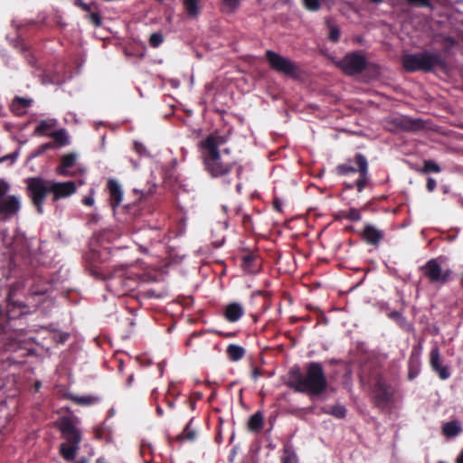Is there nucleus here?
Listing matches in <instances>:
<instances>
[{
	"mask_svg": "<svg viewBox=\"0 0 463 463\" xmlns=\"http://www.w3.org/2000/svg\"><path fill=\"white\" fill-rule=\"evenodd\" d=\"M264 294L261 292V291H258L256 293H254L253 296H263Z\"/></svg>",
	"mask_w": 463,
	"mask_h": 463,
	"instance_id": "obj_59",
	"label": "nucleus"
},
{
	"mask_svg": "<svg viewBox=\"0 0 463 463\" xmlns=\"http://www.w3.org/2000/svg\"><path fill=\"white\" fill-rule=\"evenodd\" d=\"M437 186V182L434 178L432 177H429L427 179V183H426V189L429 191V192H433L435 190Z\"/></svg>",
	"mask_w": 463,
	"mask_h": 463,
	"instance_id": "obj_44",
	"label": "nucleus"
},
{
	"mask_svg": "<svg viewBox=\"0 0 463 463\" xmlns=\"http://www.w3.org/2000/svg\"><path fill=\"white\" fill-rule=\"evenodd\" d=\"M82 202L87 206H92L94 203V199L91 196H86L83 198Z\"/></svg>",
	"mask_w": 463,
	"mask_h": 463,
	"instance_id": "obj_49",
	"label": "nucleus"
},
{
	"mask_svg": "<svg viewBox=\"0 0 463 463\" xmlns=\"http://www.w3.org/2000/svg\"><path fill=\"white\" fill-rule=\"evenodd\" d=\"M389 125L391 131L418 132L426 128L422 119L402 115L391 118Z\"/></svg>",
	"mask_w": 463,
	"mask_h": 463,
	"instance_id": "obj_12",
	"label": "nucleus"
},
{
	"mask_svg": "<svg viewBox=\"0 0 463 463\" xmlns=\"http://www.w3.org/2000/svg\"><path fill=\"white\" fill-rule=\"evenodd\" d=\"M241 266L247 273H256L260 269L258 256L252 252H248L242 255Z\"/></svg>",
	"mask_w": 463,
	"mask_h": 463,
	"instance_id": "obj_19",
	"label": "nucleus"
},
{
	"mask_svg": "<svg viewBox=\"0 0 463 463\" xmlns=\"http://www.w3.org/2000/svg\"><path fill=\"white\" fill-rule=\"evenodd\" d=\"M26 194L39 214L43 213V204L49 194L53 203L70 197L77 191L73 181L57 182L43 177H29L25 180Z\"/></svg>",
	"mask_w": 463,
	"mask_h": 463,
	"instance_id": "obj_2",
	"label": "nucleus"
},
{
	"mask_svg": "<svg viewBox=\"0 0 463 463\" xmlns=\"http://www.w3.org/2000/svg\"><path fill=\"white\" fill-rule=\"evenodd\" d=\"M345 189L351 190V189H353L354 187H356V185H355V182H354V183H353V184H347V183H345Z\"/></svg>",
	"mask_w": 463,
	"mask_h": 463,
	"instance_id": "obj_52",
	"label": "nucleus"
},
{
	"mask_svg": "<svg viewBox=\"0 0 463 463\" xmlns=\"http://www.w3.org/2000/svg\"><path fill=\"white\" fill-rule=\"evenodd\" d=\"M347 211H340L338 212L335 216V220H338V221H341L343 219H346L347 220Z\"/></svg>",
	"mask_w": 463,
	"mask_h": 463,
	"instance_id": "obj_47",
	"label": "nucleus"
},
{
	"mask_svg": "<svg viewBox=\"0 0 463 463\" xmlns=\"http://www.w3.org/2000/svg\"><path fill=\"white\" fill-rule=\"evenodd\" d=\"M303 5L306 9L311 12H317L321 7L319 0H303Z\"/></svg>",
	"mask_w": 463,
	"mask_h": 463,
	"instance_id": "obj_39",
	"label": "nucleus"
},
{
	"mask_svg": "<svg viewBox=\"0 0 463 463\" xmlns=\"http://www.w3.org/2000/svg\"><path fill=\"white\" fill-rule=\"evenodd\" d=\"M388 317L393 321H395L399 326H402L406 323V318L402 316L400 311H391L388 313Z\"/></svg>",
	"mask_w": 463,
	"mask_h": 463,
	"instance_id": "obj_38",
	"label": "nucleus"
},
{
	"mask_svg": "<svg viewBox=\"0 0 463 463\" xmlns=\"http://www.w3.org/2000/svg\"><path fill=\"white\" fill-rule=\"evenodd\" d=\"M288 375V387L297 392L319 396L327 389V379L322 364L318 362L307 363L304 373L298 365H294Z\"/></svg>",
	"mask_w": 463,
	"mask_h": 463,
	"instance_id": "obj_3",
	"label": "nucleus"
},
{
	"mask_svg": "<svg viewBox=\"0 0 463 463\" xmlns=\"http://www.w3.org/2000/svg\"><path fill=\"white\" fill-rule=\"evenodd\" d=\"M14 293L11 290L7 297L8 306L13 305L14 307H18L20 308L24 307L25 306L22 302L15 301L14 299Z\"/></svg>",
	"mask_w": 463,
	"mask_h": 463,
	"instance_id": "obj_42",
	"label": "nucleus"
},
{
	"mask_svg": "<svg viewBox=\"0 0 463 463\" xmlns=\"http://www.w3.org/2000/svg\"><path fill=\"white\" fill-rule=\"evenodd\" d=\"M347 220L351 222H358L362 219L360 212L355 208H350L347 210Z\"/></svg>",
	"mask_w": 463,
	"mask_h": 463,
	"instance_id": "obj_40",
	"label": "nucleus"
},
{
	"mask_svg": "<svg viewBox=\"0 0 463 463\" xmlns=\"http://www.w3.org/2000/svg\"><path fill=\"white\" fill-rule=\"evenodd\" d=\"M273 207L278 212H281L282 211V203H281V202L278 198L274 199Z\"/></svg>",
	"mask_w": 463,
	"mask_h": 463,
	"instance_id": "obj_48",
	"label": "nucleus"
},
{
	"mask_svg": "<svg viewBox=\"0 0 463 463\" xmlns=\"http://www.w3.org/2000/svg\"><path fill=\"white\" fill-rule=\"evenodd\" d=\"M421 351H422V345L420 344L414 345L411 349V354L409 357V361H408V379L409 380L415 379L420 372Z\"/></svg>",
	"mask_w": 463,
	"mask_h": 463,
	"instance_id": "obj_14",
	"label": "nucleus"
},
{
	"mask_svg": "<svg viewBox=\"0 0 463 463\" xmlns=\"http://www.w3.org/2000/svg\"><path fill=\"white\" fill-rule=\"evenodd\" d=\"M183 3L188 15L195 17L199 14L198 0H184Z\"/></svg>",
	"mask_w": 463,
	"mask_h": 463,
	"instance_id": "obj_31",
	"label": "nucleus"
},
{
	"mask_svg": "<svg viewBox=\"0 0 463 463\" xmlns=\"http://www.w3.org/2000/svg\"><path fill=\"white\" fill-rule=\"evenodd\" d=\"M32 99L21 97H15L11 104V110L17 116L26 113L27 109L31 106Z\"/></svg>",
	"mask_w": 463,
	"mask_h": 463,
	"instance_id": "obj_20",
	"label": "nucleus"
},
{
	"mask_svg": "<svg viewBox=\"0 0 463 463\" xmlns=\"http://www.w3.org/2000/svg\"><path fill=\"white\" fill-rule=\"evenodd\" d=\"M336 66L347 76H354L364 72L368 67L378 70V65L368 63L365 57L358 52L346 53L344 58L336 63Z\"/></svg>",
	"mask_w": 463,
	"mask_h": 463,
	"instance_id": "obj_8",
	"label": "nucleus"
},
{
	"mask_svg": "<svg viewBox=\"0 0 463 463\" xmlns=\"http://www.w3.org/2000/svg\"><path fill=\"white\" fill-rule=\"evenodd\" d=\"M244 315V308L241 303L232 302L226 305L223 311L225 319L231 323L239 321Z\"/></svg>",
	"mask_w": 463,
	"mask_h": 463,
	"instance_id": "obj_17",
	"label": "nucleus"
},
{
	"mask_svg": "<svg viewBox=\"0 0 463 463\" xmlns=\"http://www.w3.org/2000/svg\"><path fill=\"white\" fill-rule=\"evenodd\" d=\"M134 149L139 155H143L146 152L145 146L143 144H141V143H138V142H135L134 143Z\"/></svg>",
	"mask_w": 463,
	"mask_h": 463,
	"instance_id": "obj_46",
	"label": "nucleus"
},
{
	"mask_svg": "<svg viewBox=\"0 0 463 463\" xmlns=\"http://www.w3.org/2000/svg\"><path fill=\"white\" fill-rule=\"evenodd\" d=\"M226 141L225 137L215 132L198 144L203 168L212 178L226 179L237 165L234 159L224 156L230 154L229 148L220 150Z\"/></svg>",
	"mask_w": 463,
	"mask_h": 463,
	"instance_id": "obj_1",
	"label": "nucleus"
},
{
	"mask_svg": "<svg viewBox=\"0 0 463 463\" xmlns=\"http://www.w3.org/2000/svg\"><path fill=\"white\" fill-rule=\"evenodd\" d=\"M57 428L62 439L66 440V443H61L60 446V454L65 460L71 461L80 449V443L82 439L81 431L76 426L75 419L67 416L59 420Z\"/></svg>",
	"mask_w": 463,
	"mask_h": 463,
	"instance_id": "obj_6",
	"label": "nucleus"
},
{
	"mask_svg": "<svg viewBox=\"0 0 463 463\" xmlns=\"http://www.w3.org/2000/svg\"><path fill=\"white\" fill-rule=\"evenodd\" d=\"M156 414L159 416V417H162L164 415V411L163 409L161 408V406L157 405L156 408Z\"/></svg>",
	"mask_w": 463,
	"mask_h": 463,
	"instance_id": "obj_51",
	"label": "nucleus"
},
{
	"mask_svg": "<svg viewBox=\"0 0 463 463\" xmlns=\"http://www.w3.org/2000/svg\"><path fill=\"white\" fill-rule=\"evenodd\" d=\"M194 406H195V403L194 402H191L192 409H194Z\"/></svg>",
	"mask_w": 463,
	"mask_h": 463,
	"instance_id": "obj_61",
	"label": "nucleus"
},
{
	"mask_svg": "<svg viewBox=\"0 0 463 463\" xmlns=\"http://www.w3.org/2000/svg\"><path fill=\"white\" fill-rule=\"evenodd\" d=\"M165 402L168 408L173 409L175 407V401L166 400Z\"/></svg>",
	"mask_w": 463,
	"mask_h": 463,
	"instance_id": "obj_53",
	"label": "nucleus"
},
{
	"mask_svg": "<svg viewBox=\"0 0 463 463\" xmlns=\"http://www.w3.org/2000/svg\"><path fill=\"white\" fill-rule=\"evenodd\" d=\"M442 43L449 44V46L452 47L457 44V41L454 37L447 35L442 37Z\"/></svg>",
	"mask_w": 463,
	"mask_h": 463,
	"instance_id": "obj_45",
	"label": "nucleus"
},
{
	"mask_svg": "<svg viewBox=\"0 0 463 463\" xmlns=\"http://www.w3.org/2000/svg\"><path fill=\"white\" fill-rule=\"evenodd\" d=\"M50 137L54 139L55 143L59 146H64L68 145V143H69V138H68L66 130L63 128L51 133Z\"/></svg>",
	"mask_w": 463,
	"mask_h": 463,
	"instance_id": "obj_29",
	"label": "nucleus"
},
{
	"mask_svg": "<svg viewBox=\"0 0 463 463\" xmlns=\"http://www.w3.org/2000/svg\"><path fill=\"white\" fill-rule=\"evenodd\" d=\"M430 365L441 380L450 377V372L448 366L441 365V357L438 346H434L430 353Z\"/></svg>",
	"mask_w": 463,
	"mask_h": 463,
	"instance_id": "obj_15",
	"label": "nucleus"
},
{
	"mask_svg": "<svg viewBox=\"0 0 463 463\" xmlns=\"http://www.w3.org/2000/svg\"><path fill=\"white\" fill-rule=\"evenodd\" d=\"M257 375H258V373H257V372H255V373H254V377H257Z\"/></svg>",
	"mask_w": 463,
	"mask_h": 463,
	"instance_id": "obj_63",
	"label": "nucleus"
},
{
	"mask_svg": "<svg viewBox=\"0 0 463 463\" xmlns=\"http://www.w3.org/2000/svg\"><path fill=\"white\" fill-rule=\"evenodd\" d=\"M74 5L80 8L84 12H89L92 9H98V3L94 1L90 4H87L84 3L82 0H74Z\"/></svg>",
	"mask_w": 463,
	"mask_h": 463,
	"instance_id": "obj_35",
	"label": "nucleus"
},
{
	"mask_svg": "<svg viewBox=\"0 0 463 463\" xmlns=\"http://www.w3.org/2000/svg\"><path fill=\"white\" fill-rule=\"evenodd\" d=\"M372 3L379 4L382 3L383 0H369Z\"/></svg>",
	"mask_w": 463,
	"mask_h": 463,
	"instance_id": "obj_57",
	"label": "nucleus"
},
{
	"mask_svg": "<svg viewBox=\"0 0 463 463\" xmlns=\"http://www.w3.org/2000/svg\"><path fill=\"white\" fill-rule=\"evenodd\" d=\"M461 286L463 287V274H462V279H461Z\"/></svg>",
	"mask_w": 463,
	"mask_h": 463,
	"instance_id": "obj_62",
	"label": "nucleus"
},
{
	"mask_svg": "<svg viewBox=\"0 0 463 463\" xmlns=\"http://www.w3.org/2000/svg\"><path fill=\"white\" fill-rule=\"evenodd\" d=\"M223 4L228 6L231 10H235L239 5L241 0H222Z\"/></svg>",
	"mask_w": 463,
	"mask_h": 463,
	"instance_id": "obj_43",
	"label": "nucleus"
},
{
	"mask_svg": "<svg viewBox=\"0 0 463 463\" xmlns=\"http://www.w3.org/2000/svg\"><path fill=\"white\" fill-rule=\"evenodd\" d=\"M335 172L338 175H347L358 172L359 177L355 181L358 193L364 191L369 180L368 162L366 157L361 153L355 154L354 159H348L345 163L338 165Z\"/></svg>",
	"mask_w": 463,
	"mask_h": 463,
	"instance_id": "obj_7",
	"label": "nucleus"
},
{
	"mask_svg": "<svg viewBox=\"0 0 463 463\" xmlns=\"http://www.w3.org/2000/svg\"><path fill=\"white\" fill-rule=\"evenodd\" d=\"M441 171L440 166L432 160H425L421 172L424 174L429 173H439Z\"/></svg>",
	"mask_w": 463,
	"mask_h": 463,
	"instance_id": "obj_33",
	"label": "nucleus"
},
{
	"mask_svg": "<svg viewBox=\"0 0 463 463\" xmlns=\"http://www.w3.org/2000/svg\"><path fill=\"white\" fill-rule=\"evenodd\" d=\"M85 13V19L88 20L94 27H100L102 25V18L99 13V5L98 9H92L91 11Z\"/></svg>",
	"mask_w": 463,
	"mask_h": 463,
	"instance_id": "obj_27",
	"label": "nucleus"
},
{
	"mask_svg": "<svg viewBox=\"0 0 463 463\" xmlns=\"http://www.w3.org/2000/svg\"><path fill=\"white\" fill-rule=\"evenodd\" d=\"M461 431L459 423L456 420L446 422L442 427V432L447 437H455Z\"/></svg>",
	"mask_w": 463,
	"mask_h": 463,
	"instance_id": "obj_26",
	"label": "nucleus"
},
{
	"mask_svg": "<svg viewBox=\"0 0 463 463\" xmlns=\"http://www.w3.org/2000/svg\"><path fill=\"white\" fill-rule=\"evenodd\" d=\"M76 162V155L72 153H69L63 155L61 158L60 165L56 168V172L60 175H67V169L73 166Z\"/></svg>",
	"mask_w": 463,
	"mask_h": 463,
	"instance_id": "obj_21",
	"label": "nucleus"
},
{
	"mask_svg": "<svg viewBox=\"0 0 463 463\" xmlns=\"http://www.w3.org/2000/svg\"><path fill=\"white\" fill-rule=\"evenodd\" d=\"M420 270L430 284L444 285L451 279L452 270L442 269L438 258L429 260Z\"/></svg>",
	"mask_w": 463,
	"mask_h": 463,
	"instance_id": "obj_10",
	"label": "nucleus"
},
{
	"mask_svg": "<svg viewBox=\"0 0 463 463\" xmlns=\"http://www.w3.org/2000/svg\"><path fill=\"white\" fill-rule=\"evenodd\" d=\"M375 403L378 407L389 403L393 398V391L383 378L377 379L373 386Z\"/></svg>",
	"mask_w": 463,
	"mask_h": 463,
	"instance_id": "obj_13",
	"label": "nucleus"
},
{
	"mask_svg": "<svg viewBox=\"0 0 463 463\" xmlns=\"http://www.w3.org/2000/svg\"><path fill=\"white\" fill-rule=\"evenodd\" d=\"M146 295H147V297H152V296H154L153 292H150V291H148V292L146 293Z\"/></svg>",
	"mask_w": 463,
	"mask_h": 463,
	"instance_id": "obj_60",
	"label": "nucleus"
},
{
	"mask_svg": "<svg viewBox=\"0 0 463 463\" xmlns=\"http://www.w3.org/2000/svg\"><path fill=\"white\" fill-rule=\"evenodd\" d=\"M164 42V36L161 33H153L149 37V45L153 48L159 47Z\"/></svg>",
	"mask_w": 463,
	"mask_h": 463,
	"instance_id": "obj_37",
	"label": "nucleus"
},
{
	"mask_svg": "<svg viewBox=\"0 0 463 463\" xmlns=\"http://www.w3.org/2000/svg\"><path fill=\"white\" fill-rule=\"evenodd\" d=\"M263 427V415L260 411H256L250 416L248 421V429L253 432H259Z\"/></svg>",
	"mask_w": 463,
	"mask_h": 463,
	"instance_id": "obj_23",
	"label": "nucleus"
},
{
	"mask_svg": "<svg viewBox=\"0 0 463 463\" xmlns=\"http://www.w3.org/2000/svg\"><path fill=\"white\" fill-rule=\"evenodd\" d=\"M54 127L52 120H42L34 129V135L36 136H50L49 131Z\"/></svg>",
	"mask_w": 463,
	"mask_h": 463,
	"instance_id": "obj_28",
	"label": "nucleus"
},
{
	"mask_svg": "<svg viewBox=\"0 0 463 463\" xmlns=\"http://www.w3.org/2000/svg\"><path fill=\"white\" fill-rule=\"evenodd\" d=\"M107 188L110 196V205L113 208L118 206L123 198V193L120 185L116 180L110 179L108 181Z\"/></svg>",
	"mask_w": 463,
	"mask_h": 463,
	"instance_id": "obj_18",
	"label": "nucleus"
},
{
	"mask_svg": "<svg viewBox=\"0 0 463 463\" xmlns=\"http://www.w3.org/2000/svg\"><path fill=\"white\" fill-rule=\"evenodd\" d=\"M330 414L335 418L344 419L346 415V409L341 404H335L330 408Z\"/></svg>",
	"mask_w": 463,
	"mask_h": 463,
	"instance_id": "obj_34",
	"label": "nucleus"
},
{
	"mask_svg": "<svg viewBox=\"0 0 463 463\" xmlns=\"http://www.w3.org/2000/svg\"><path fill=\"white\" fill-rule=\"evenodd\" d=\"M5 315H6V317H8V319H11V318H12V317H11V315H10V310H9V309H8V310H6V314H5Z\"/></svg>",
	"mask_w": 463,
	"mask_h": 463,
	"instance_id": "obj_58",
	"label": "nucleus"
},
{
	"mask_svg": "<svg viewBox=\"0 0 463 463\" xmlns=\"http://www.w3.org/2000/svg\"><path fill=\"white\" fill-rule=\"evenodd\" d=\"M130 267V264L116 265L107 276V287L114 295L123 297L138 287L140 278Z\"/></svg>",
	"mask_w": 463,
	"mask_h": 463,
	"instance_id": "obj_4",
	"label": "nucleus"
},
{
	"mask_svg": "<svg viewBox=\"0 0 463 463\" xmlns=\"http://www.w3.org/2000/svg\"><path fill=\"white\" fill-rule=\"evenodd\" d=\"M265 57L275 71L291 78L298 77L299 68L296 62L271 50L266 52Z\"/></svg>",
	"mask_w": 463,
	"mask_h": 463,
	"instance_id": "obj_11",
	"label": "nucleus"
},
{
	"mask_svg": "<svg viewBox=\"0 0 463 463\" xmlns=\"http://www.w3.org/2000/svg\"><path fill=\"white\" fill-rule=\"evenodd\" d=\"M76 463H89L88 459L85 458H80Z\"/></svg>",
	"mask_w": 463,
	"mask_h": 463,
	"instance_id": "obj_54",
	"label": "nucleus"
},
{
	"mask_svg": "<svg viewBox=\"0 0 463 463\" xmlns=\"http://www.w3.org/2000/svg\"><path fill=\"white\" fill-rule=\"evenodd\" d=\"M133 381V375H130L128 379V385H130Z\"/></svg>",
	"mask_w": 463,
	"mask_h": 463,
	"instance_id": "obj_56",
	"label": "nucleus"
},
{
	"mask_svg": "<svg viewBox=\"0 0 463 463\" xmlns=\"http://www.w3.org/2000/svg\"><path fill=\"white\" fill-rule=\"evenodd\" d=\"M406 2L411 6L424 7L430 10L434 9V6L430 0H406Z\"/></svg>",
	"mask_w": 463,
	"mask_h": 463,
	"instance_id": "obj_36",
	"label": "nucleus"
},
{
	"mask_svg": "<svg viewBox=\"0 0 463 463\" xmlns=\"http://www.w3.org/2000/svg\"><path fill=\"white\" fill-rule=\"evenodd\" d=\"M326 24L329 29V33H328L329 41H331L332 43L339 42V39H340L339 28L336 25L331 24V21L329 19L326 20Z\"/></svg>",
	"mask_w": 463,
	"mask_h": 463,
	"instance_id": "obj_32",
	"label": "nucleus"
},
{
	"mask_svg": "<svg viewBox=\"0 0 463 463\" xmlns=\"http://www.w3.org/2000/svg\"><path fill=\"white\" fill-rule=\"evenodd\" d=\"M52 148H54V145L51 142L42 144L41 146H38V148L34 152L33 156H40V155L43 154L44 152H46L47 150L52 149Z\"/></svg>",
	"mask_w": 463,
	"mask_h": 463,
	"instance_id": "obj_41",
	"label": "nucleus"
},
{
	"mask_svg": "<svg viewBox=\"0 0 463 463\" xmlns=\"http://www.w3.org/2000/svg\"><path fill=\"white\" fill-rule=\"evenodd\" d=\"M194 421V418L190 420V421L185 426L184 430L181 434L176 437V439L179 441L188 440L194 441L196 439L197 433L196 430L192 427Z\"/></svg>",
	"mask_w": 463,
	"mask_h": 463,
	"instance_id": "obj_24",
	"label": "nucleus"
},
{
	"mask_svg": "<svg viewBox=\"0 0 463 463\" xmlns=\"http://www.w3.org/2000/svg\"><path fill=\"white\" fill-rule=\"evenodd\" d=\"M384 233L383 231L376 229L371 224H366L362 232V239L369 245L377 246L383 239Z\"/></svg>",
	"mask_w": 463,
	"mask_h": 463,
	"instance_id": "obj_16",
	"label": "nucleus"
},
{
	"mask_svg": "<svg viewBox=\"0 0 463 463\" xmlns=\"http://www.w3.org/2000/svg\"><path fill=\"white\" fill-rule=\"evenodd\" d=\"M66 398L71 402H73L75 404L81 405V406H89L97 403L99 399L96 396H77L72 393H68L66 395Z\"/></svg>",
	"mask_w": 463,
	"mask_h": 463,
	"instance_id": "obj_22",
	"label": "nucleus"
},
{
	"mask_svg": "<svg viewBox=\"0 0 463 463\" xmlns=\"http://www.w3.org/2000/svg\"><path fill=\"white\" fill-rule=\"evenodd\" d=\"M281 463H298V457L289 446H285L281 456Z\"/></svg>",
	"mask_w": 463,
	"mask_h": 463,
	"instance_id": "obj_30",
	"label": "nucleus"
},
{
	"mask_svg": "<svg viewBox=\"0 0 463 463\" xmlns=\"http://www.w3.org/2000/svg\"><path fill=\"white\" fill-rule=\"evenodd\" d=\"M10 185L5 181H0V221L5 222L16 215L21 209V202L15 195H8Z\"/></svg>",
	"mask_w": 463,
	"mask_h": 463,
	"instance_id": "obj_9",
	"label": "nucleus"
},
{
	"mask_svg": "<svg viewBox=\"0 0 463 463\" xmlns=\"http://www.w3.org/2000/svg\"><path fill=\"white\" fill-rule=\"evenodd\" d=\"M402 63L406 72H430L435 68L444 70L448 63L440 53L422 51L417 53H407L402 56Z\"/></svg>",
	"mask_w": 463,
	"mask_h": 463,
	"instance_id": "obj_5",
	"label": "nucleus"
},
{
	"mask_svg": "<svg viewBox=\"0 0 463 463\" xmlns=\"http://www.w3.org/2000/svg\"><path fill=\"white\" fill-rule=\"evenodd\" d=\"M214 333L218 335H221V336H223V337H226V338H230V337H234L235 336V333H222L221 331H218V330H215Z\"/></svg>",
	"mask_w": 463,
	"mask_h": 463,
	"instance_id": "obj_50",
	"label": "nucleus"
},
{
	"mask_svg": "<svg viewBox=\"0 0 463 463\" xmlns=\"http://www.w3.org/2000/svg\"><path fill=\"white\" fill-rule=\"evenodd\" d=\"M226 352L230 360L234 362L242 359L245 355L244 348L233 344L228 345Z\"/></svg>",
	"mask_w": 463,
	"mask_h": 463,
	"instance_id": "obj_25",
	"label": "nucleus"
},
{
	"mask_svg": "<svg viewBox=\"0 0 463 463\" xmlns=\"http://www.w3.org/2000/svg\"><path fill=\"white\" fill-rule=\"evenodd\" d=\"M213 243L215 244V247H221L222 245V243H223V239L221 241H218V242L215 241Z\"/></svg>",
	"mask_w": 463,
	"mask_h": 463,
	"instance_id": "obj_55",
	"label": "nucleus"
}]
</instances>
